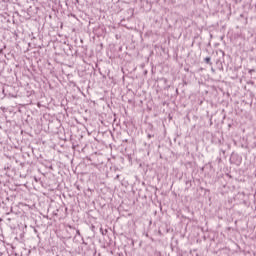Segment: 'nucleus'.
<instances>
[{
	"label": "nucleus",
	"instance_id": "39448f33",
	"mask_svg": "<svg viewBox=\"0 0 256 256\" xmlns=\"http://www.w3.org/2000/svg\"><path fill=\"white\" fill-rule=\"evenodd\" d=\"M77 235H81V232L79 230L76 231Z\"/></svg>",
	"mask_w": 256,
	"mask_h": 256
},
{
	"label": "nucleus",
	"instance_id": "423d86ee",
	"mask_svg": "<svg viewBox=\"0 0 256 256\" xmlns=\"http://www.w3.org/2000/svg\"><path fill=\"white\" fill-rule=\"evenodd\" d=\"M148 138L151 139V134H148Z\"/></svg>",
	"mask_w": 256,
	"mask_h": 256
},
{
	"label": "nucleus",
	"instance_id": "20e7f679",
	"mask_svg": "<svg viewBox=\"0 0 256 256\" xmlns=\"http://www.w3.org/2000/svg\"><path fill=\"white\" fill-rule=\"evenodd\" d=\"M186 185H189L191 187V182L187 181Z\"/></svg>",
	"mask_w": 256,
	"mask_h": 256
},
{
	"label": "nucleus",
	"instance_id": "f257e3e1",
	"mask_svg": "<svg viewBox=\"0 0 256 256\" xmlns=\"http://www.w3.org/2000/svg\"><path fill=\"white\" fill-rule=\"evenodd\" d=\"M204 62L207 63V65H213V62H211V57L204 58Z\"/></svg>",
	"mask_w": 256,
	"mask_h": 256
},
{
	"label": "nucleus",
	"instance_id": "7ed1b4c3",
	"mask_svg": "<svg viewBox=\"0 0 256 256\" xmlns=\"http://www.w3.org/2000/svg\"><path fill=\"white\" fill-rule=\"evenodd\" d=\"M248 73H249L250 75H253V73H255V69H249V70H248Z\"/></svg>",
	"mask_w": 256,
	"mask_h": 256
},
{
	"label": "nucleus",
	"instance_id": "f03ea898",
	"mask_svg": "<svg viewBox=\"0 0 256 256\" xmlns=\"http://www.w3.org/2000/svg\"><path fill=\"white\" fill-rule=\"evenodd\" d=\"M100 231H101L102 235H107V233H108L107 229L100 228Z\"/></svg>",
	"mask_w": 256,
	"mask_h": 256
}]
</instances>
